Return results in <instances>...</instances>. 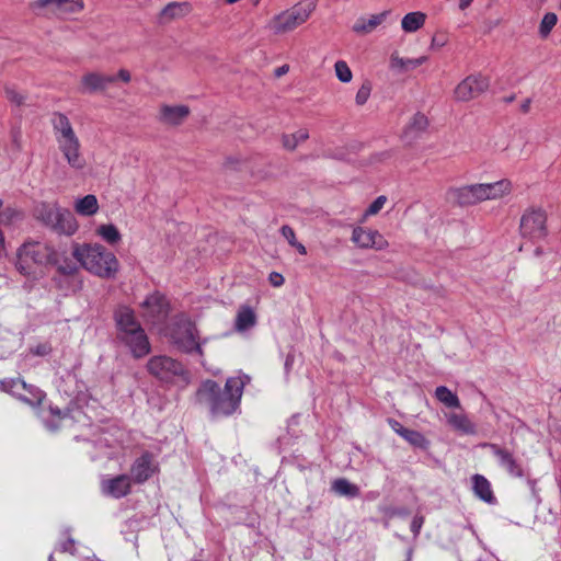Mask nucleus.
Segmentation results:
<instances>
[{"instance_id":"obj_7","label":"nucleus","mask_w":561,"mask_h":561,"mask_svg":"<svg viewBox=\"0 0 561 561\" xmlns=\"http://www.w3.org/2000/svg\"><path fill=\"white\" fill-rule=\"evenodd\" d=\"M316 9L313 1L304 0L274 14L264 28L274 36H283L304 25Z\"/></svg>"},{"instance_id":"obj_45","label":"nucleus","mask_w":561,"mask_h":561,"mask_svg":"<svg viewBox=\"0 0 561 561\" xmlns=\"http://www.w3.org/2000/svg\"><path fill=\"white\" fill-rule=\"evenodd\" d=\"M424 518L422 516H414L411 522V530L414 536H417L420 534V530L423 526Z\"/></svg>"},{"instance_id":"obj_2","label":"nucleus","mask_w":561,"mask_h":561,"mask_svg":"<svg viewBox=\"0 0 561 561\" xmlns=\"http://www.w3.org/2000/svg\"><path fill=\"white\" fill-rule=\"evenodd\" d=\"M53 136L57 149L68 168L75 173H82L88 168L82 142L69 117L60 112L50 118Z\"/></svg>"},{"instance_id":"obj_52","label":"nucleus","mask_w":561,"mask_h":561,"mask_svg":"<svg viewBox=\"0 0 561 561\" xmlns=\"http://www.w3.org/2000/svg\"><path fill=\"white\" fill-rule=\"evenodd\" d=\"M472 1L473 0H459V9L460 10H466L468 7H470Z\"/></svg>"},{"instance_id":"obj_38","label":"nucleus","mask_w":561,"mask_h":561,"mask_svg":"<svg viewBox=\"0 0 561 561\" xmlns=\"http://www.w3.org/2000/svg\"><path fill=\"white\" fill-rule=\"evenodd\" d=\"M558 22V16L553 12L546 13L539 24V35L542 38H547L549 34L551 33L552 28L556 26Z\"/></svg>"},{"instance_id":"obj_53","label":"nucleus","mask_w":561,"mask_h":561,"mask_svg":"<svg viewBox=\"0 0 561 561\" xmlns=\"http://www.w3.org/2000/svg\"><path fill=\"white\" fill-rule=\"evenodd\" d=\"M73 541L70 539L67 542L62 543V551H70V546H72Z\"/></svg>"},{"instance_id":"obj_32","label":"nucleus","mask_w":561,"mask_h":561,"mask_svg":"<svg viewBox=\"0 0 561 561\" xmlns=\"http://www.w3.org/2000/svg\"><path fill=\"white\" fill-rule=\"evenodd\" d=\"M192 11V7L187 2H171L165 5L161 15L168 20L181 19Z\"/></svg>"},{"instance_id":"obj_44","label":"nucleus","mask_w":561,"mask_h":561,"mask_svg":"<svg viewBox=\"0 0 561 561\" xmlns=\"http://www.w3.org/2000/svg\"><path fill=\"white\" fill-rule=\"evenodd\" d=\"M280 233L290 245H293L297 241L294 229L287 225L280 228Z\"/></svg>"},{"instance_id":"obj_36","label":"nucleus","mask_w":561,"mask_h":561,"mask_svg":"<svg viewBox=\"0 0 561 561\" xmlns=\"http://www.w3.org/2000/svg\"><path fill=\"white\" fill-rule=\"evenodd\" d=\"M427 126L428 118L426 117V115L422 113H416L411 117L407 126L405 133L414 136L420 133H423L427 128Z\"/></svg>"},{"instance_id":"obj_34","label":"nucleus","mask_w":561,"mask_h":561,"mask_svg":"<svg viewBox=\"0 0 561 561\" xmlns=\"http://www.w3.org/2000/svg\"><path fill=\"white\" fill-rule=\"evenodd\" d=\"M332 490L342 496L356 497L359 495V488L344 478L334 480Z\"/></svg>"},{"instance_id":"obj_5","label":"nucleus","mask_w":561,"mask_h":561,"mask_svg":"<svg viewBox=\"0 0 561 561\" xmlns=\"http://www.w3.org/2000/svg\"><path fill=\"white\" fill-rule=\"evenodd\" d=\"M118 339L136 358L145 357L150 353V343L147 334L135 318V312L127 306L119 307L115 312Z\"/></svg>"},{"instance_id":"obj_57","label":"nucleus","mask_w":561,"mask_h":561,"mask_svg":"<svg viewBox=\"0 0 561 561\" xmlns=\"http://www.w3.org/2000/svg\"><path fill=\"white\" fill-rule=\"evenodd\" d=\"M528 105H529V101H527V103H526V104H524V106H523L525 111H527Z\"/></svg>"},{"instance_id":"obj_59","label":"nucleus","mask_w":561,"mask_h":561,"mask_svg":"<svg viewBox=\"0 0 561 561\" xmlns=\"http://www.w3.org/2000/svg\"><path fill=\"white\" fill-rule=\"evenodd\" d=\"M506 151H508V156H511L512 149L511 148H506Z\"/></svg>"},{"instance_id":"obj_50","label":"nucleus","mask_w":561,"mask_h":561,"mask_svg":"<svg viewBox=\"0 0 561 561\" xmlns=\"http://www.w3.org/2000/svg\"><path fill=\"white\" fill-rule=\"evenodd\" d=\"M291 247L295 248L301 255L307 254V249L302 243L296 241Z\"/></svg>"},{"instance_id":"obj_18","label":"nucleus","mask_w":561,"mask_h":561,"mask_svg":"<svg viewBox=\"0 0 561 561\" xmlns=\"http://www.w3.org/2000/svg\"><path fill=\"white\" fill-rule=\"evenodd\" d=\"M159 471V465L149 453L135 459L130 467V476L135 483H144Z\"/></svg>"},{"instance_id":"obj_21","label":"nucleus","mask_w":561,"mask_h":561,"mask_svg":"<svg viewBox=\"0 0 561 561\" xmlns=\"http://www.w3.org/2000/svg\"><path fill=\"white\" fill-rule=\"evenodd\" d=\"M482 202L502 199L513 192V183L508 179H501L491 183H479Z\"/></svg>"},{"instance_id":"obj_3","label":"nucleus","mask_w":561,"mask_h":561,"mask_svg":"<svg viewBox=\"0 0 561 561\" xmlns=\"http://www.w3.org/2000/svg\"><path fill=\"white\" fill-rule=\"evenodd\" d=\"M53 136L57 149L68 168L75 173H82L88 168L82 142L69 117L60 112L50 118Z\"/></svg>"},{"instance_id":"obj_47","label":"nucleus","mask_w":561,"mask_h":561,"mask_svg":"<svg viewBox=\"0 0 561 561\" xmlns=\"http://www.w3.org/2000/svg\"><path fill=\"white\" fill-rule=\"evenodd\" d=\"M388 424L389 426L391 427V430L397 433L399 436H402L403 433L405 432V427L397 420L394 419H389L388 420Z\"/></svg>"},{"instance_id":"obj_1","label":"nucleus","mask_w":561,"mask_h":561,"mask_svg":"<svg viewBox=\"0 0 561 561\" xmlns=\"http://www.w3.org/2000/svg\"><path fill=\"white\" fill-rule=\"evenodd\" d=\"M250 382L248 375H238L226 380L224 390L210 379L203 381L196 391V399L208 407L214 417L229 416L237 411L243 388Z\"/></svg>"},{"instance_id":"obj_19","label":"nucleus","mask_w":561,"mask_h":561,"mask_svg":"<svg viewBox=\"0 0 561 561\" xmlns=\"http://www.w3.org/2000/svg\"><path fill=\"white\" fill-rule=\"evenodd\" d=\"M191 111L184 104H161L158 110L157 121L163 125L175 127L184 123Z\"/></svg>"},{"instance_id":"obj_28","label":"nucleus","mask_w":561,"mask_h":561,"mask_svg":"<svg viewBox=\"0 0 561 561\" xmlns=\"http://www.w3.org/2000/svg\"><path fill=\"white\" fill-rule=\"evenodd\" d=\"M448 424L457 432L466 435L476 433L474 424L463 413H449L446 415Z\"/></svg>"},{"instance_id":"obj_33","label":"nucleus","mask_w":561,"mask_h":561,"mask_svg":"<svg viewBox=\"0 0 561 561\" xmlns=\"http://www.w3.org/2000/svg\"><path fill=\"white\" fill-rule=\"evenodd\" d=\"M308 138L309 131L305 128H301L291 134H284L282 136V145L286 150L293 151Z\"/></svg>"},{"instance_id":"obj_43","label":"nucleus","mask_w":561,"mask_h":561,"mask_svg":"<svg viewBox=\"0 0 561 561\" xmlns=\"http://www.w3.org/2000/svg\"><path fill=\"white\" fill-rule=\"evenodd\" d=\"M4 93L7 99L16 105L22 104L25 100V98L14 87L7 85L4 88Z\"/></svg>"},{"instance_id":"obj_9","label":"nucleus","mask_w":561,"mask_h":561,"mask_svg":"<svg viewBox=\"0 0 561 561\" xmlns=\"http://www.w3.org/2000/svg\"><path fill=\"white\" fill-rule=\"evenodd\" d=\"M35 218L46 227L60 234L72 236L79 224L76 217L57 203H41L34 209Z\"/></svg>"},{"instance_id":"obj_23","label":"nucleus","mask_w":561,"mask_h":561,"mask_svg":"<svg viewBox=\"0 0 561 561\" xmlns=\"http://www.w3.org/2000/svg\"><path fill=\"white\" fill-rule=\"evenodd\" d=\"M388 15L389 11L387 10L370 15H362L352 25V31L360 36L368 35L377 30L387 20Z\"/></svg>"},{"instance_id":"obj_20","label":"nucleus","mask_w":561,"mask_h":561,"mask_svg":"<svg viewBox=\"0 0 561 561\" xmlns=\"http://www.w3.org/2000/svg\"><path fill=\"white\" fill-rule=\"evenodd\" d=\"M447 194L450 201L460 206H472L483 203L479 183L451 187Z\"/></svg>"},{"instance_id":"obj_56","label":"nucleus","mask_w":561,"mask_h":561,"mask_svg":"<svg viewBox=\"0 0 561 561\" xmlns=\"http://www.w3.org/2000/svg\"><path fill=\"white\" fill-rule=\"evenodd\" d=\"M46 426H47L49 430H55V428H56V426L50 425V424H46Z\"/></svg>"},{"instance_id":"obj_17","label":"nucleus","mask_w":561,"mask_h":561,"mask_svg":"<svg viewBox=\"0 0 561 561\" xmlns=\"http://www.w3.org/2000/svg\"><path fill=\"white\" fill-rule=\"evenodd\" d=\"M141 316L150 323H157L164 320L169 313V302L164 295L159 291L149 294L142 302H140Z\"/></svg>"},{"instance_id":"obj_41","label":"nucleus","mask_w":561,"mask_h":561,"mask_svg":"<svg viewBox=\"0 0 561 561\" xmlns=\"http://www.w3.org/2000/svg\"><path fill=\"white\" fill-rule=\"evenodd\" d=\"M387 203V197L385 195L378 196L365 210L363 217L360 218V222H365L368 217L377 215Z\"/></svg>"},{"instance_id":"obj_15","label":"nucleus","mask_w":561,"mask_h":561,"mask_svg":"<svg viewBox=\"0 0 561 561\" xmlns=\"http://www.w3.org/2000/svg\"><path fill=\"white\" fill-rule=\"evenodd\" d=\"M351 241L360 250L382 251L389 247V242L382 233L363 226L353 227Z\"/></svg>"},{"instance_id":"obj_25","label":"nucleus","mask_w":561,"mask_h":561,"mask_svg":"<svg viewBox=\"0 0 561 561\" xmlns=\"http://www.w3.org/2000/svg\"><path fill=\"white\" fill-rule=\"evenodd\" d=\"M257 317L254 309L249 305H241L238 308L234 319V330L243 333L256 325Z\"/></svg>"},{"instance_id":"obj_51","label":"nucleus","mask_w":561,"mask_h":561,"mask_svg":"<svg viewBox=\"0 0 561 561\" xmlns=\"http://www.w3.org/2000/svg\"><path fill=\"white\" fill-rule=\"evenodd\" d=\"M5 253V239L3 232L0 230V257Z\"/></svg>"},{"instance_id":"obj_29","label":"nucleus","mask_w":561,"mask_h":561,"mask_svg":"<svg viewBox=\"0 0 561 561\" xmlns=\"http://www.w3.org/2000/svg\"><path fill=\"white\" fill-rule=\"evenodd\" d=\"M472 489L480 500L486 503L494 502V495L491 489L490 482L481 474H474L472 477Z\"/></svg>"},{"instance_id":"obj_13","label":"nucleus","mask_w":561,"mask_h":561,"mask_svg":"<svg viewBox=\"0 0 561 561\" xmlns=\"http://www.w3.org/2000/svg\"><path fill=\"white\" fill-rule=\"evenodd\" d=\"M171 340L182 352H197L199 355H203L196 327L190 320L185 319L178 322L172 331Z\"/></svg>"},{"instance_id":"obj_26","label":"nucleus","mask_w":561,"mask_h":561,"mask_svg":"<svg viewBox=\"0 0 561 561\" xmlns=\"http://www.w3.org/2000/svg\"><path fill=\"white\" fill-rule=\"evenodd\" d=\"M427 56H420L417 58H403L398 53H392L390 56V68L398 72H408L426 64Z\"/></svg>"},{"instance_id":"obj_46","label":"nucleus","mask_w":561,"mask_h":561,"mask_svg":"<svg viewBox=\"0 0 561 561\" xmlns=\"http://www.w3.org/2000/svg\"><path fill=\"white\" fill-rule=\"evenodd\" d=\"M268 280L274 287H280L285 282L284 276L277 272H272L268 276Z\"/></svg>"},{"instance_id":"obj_14","label":"nucleus","mask_w":561,"mask_h":561,"mask_svg":"<svg viewBox=\"0 0 561 561\" xmlns=\"http://www.w3.org/2000/svg\"><path fill=\"white\" fill-rule=\"evenodd\" d=\"M0 388L31 407L39 405L45 398V393L41 389L26 383L20 378L2 380L0 381Z\"/></svg>"},{"instance_id":"obj_54","label":"nucleus","mask_w":561,"mask_h":561,"mask_svg":"<svg viewBox=\"0 0 561 561\" xmlns=\"http://www.w3.org/2000/svg\"><path fill=\"white\" fill-rule=\"evenodd\" d=\"M50 412H51L53 415H56L58 420L62 419L61 412L59 410L50 409Z\"/></svg>"},{"instance_id":"obj_8","label":"nucleus","mask_w":561,"mask_h":561,"mask_svg":"<svg viewBox=\"0 0 561 561\" xmlns=\"http://www.w3.org/2000/svg\"><path fill=\"white\" fill-rule=\"evenodd\" d=\"M147 370L159 381L173 385L180 389L190 383V374L184 365L167 355L152 356L147 362Z\"/></svg>"},{"instance_id":"obj_31","label":"nucleus","mask_w":561,"mask_h":561,"mask_svg":"<svg viewBox=\"0 0 561 561\" xmlns=\"http://www.w3.org/2000/svg\"><path fill=\"white\" fill-rule=\"evenodd\" d=\"M95 233L105 243L115 245L122 241V233L118 228L113 224H102L96 227Z\"/></svg>"},{"instance_id":"obj_6","label":"nucleus","mask_w":561,"mask_h":561,"mask_svg":"<svg viewBox=\"0 0 561 561\" xmlns=\"http://www.w3.org/2000/svg\"><path fill=\"white\" fill-rule=\"evenodd\" d=\"M57 252L39 241H26L16 250V270L25 276H34L38 268L57 264Z\"/></svg>"},{"instance_id":"obj_27","label":"nucleus","mask_w":561,"mask_h":561,"mask_svg":"<svg viewBox=\"0 0 561 561\" xmlns=\"http://www.w3.org/2000/svg\"><path fill=\"white\" fill-rule=\"evenodd\" d=\"M73 209L79 216L92 217L100 209L99 201L95 195L88 194L73 202Z\"/></svg>"},{"instance_id":"obj_10","label":"nucleus","mask_w":561,"mask_h":561,"mask_svg":"<svg viewBox=\"0 0 561 561\" xmlns=\"http://www.w3.org/2000/svg\"><path fill=\"white\" fill-rule=\"evenodd\" d=\"M84 9L83 0H33L30 10L48 20H70Z\"/></svg>"},{"instance_id":"obj_60","label":"nucleus","mask_w":561,"mask_h":561,"mask_svg":"<svg viewBox=\"0 0 561 561\" xmlns=\"http://www.w3.org/2000/svg\"><path fill=\"white\" fill-rule=\"evenodd\" d=\"M539 2H543L545 0H538Z\"/></svg>"},{"instance_id":"obj_40","label":"nucleus","mask_w":561,"mask_h":561,"mask_svg":"<svg viewBox=\"0 0 561 561\" xmlns=\"http://www.w3.org/2000/svg\"><path fill=\"white\" fill-rule=\"evenodd\" d=\"M412 446L425 448L427 446V440L423 434L417 431L407 428L403 435L401 436Z\"/></svg>"},{"instance_id":"obj_49","label":"nucleus","mask_w":561,"mask_h":561,"mask_svg":"<svg viewBox=\"0 0 561 561\" xmlns=\"http://www.w3.org/2000/svg\"><path fill=\"white\" fill-rule=\"evenodd\" d=\"M288 71H289V66L283 65L275 70V76L282 77V76L286 75Z\"/></svg>"},{"instance_id":"obj_4","label":"nucleus","mask_w":561,"mask_h":561,"mask_svg":"<svg viewBox=\"0 0 561 561\" xmlns=\"http://www.w3.org/2000/svg\"><path fill=\"white\" fill-rule=\"evenodd\" d=\"M72 254L84 270L101 278L115 277L119 267L116 256L100 243L78 244Z\"/></svg>"},{"instance_id":"obj_16","label":"nucleus","mask_w":561,"mask_h":561,"mask_svg":"<svg viewBox=\"0 0 561 561\" xmlns=\"http://www.w3.org/2000/svg\"><path fill=\"white\" fill-rule=\"evenodd\" d=\"M489 89L486 77L474 75L461 80L454 89V98L459 102H468L478 98Z\"/></svg>"},{"instance_id":"obj_58","label":"nucleus","mask_w":561,"mask_h":561,"mask_svg":"<svg viewBox=\"0 0 561 561\" xmlns=\"http://www.w3.org/2000/svg\"><path fill=\"white\" fill-rule=\"evenodd\" d=\"M48 561H54L53 554L49 556Z\"/></svg>"},{"instance_id":"obj_12","label":"nucleus","mask_w":561,"mask_h":561,"mask_svg":"<svg viewBox=\"0 0 561 561\" xmlns=\"http://www.w3.org/2000/svg\"><path fill=\"white\" fill-rule=\"evenodd\" d=\"M129 83L131 75L127 69H119L116 75H105L98 71L85 72L80 79V91L82 93L104 92L115 81Z\"/></svg>"},{"instance_id":"obj_48","label":"nucleus","mask_w":561,"mask_h":561,"mask_svg":"<svg viewBox=\"0 0 561 561\" xmlns=\"http://www.w3.org/2000/svg\"><path fill=\"white\" fill-rule=\"evenodd\" d=\"M50 352V348L47 346V345H41V346H37L35 350H34V354L36 355H46Z\"/></svg>"},{"instance_id":"obj_35","label":"nucleus","mask_w":561,"mask_h":561,"mask_svg":"<svg viewBox=\"0 0 561 561\" xmlns=\"http://www.w3.org/2000/svg\"><path fill=\"white\" fill-rule=\"evenodd\" d=\"M435 398L447 408H460L458 396L445 386L435 389Z\"/></svg>"},{"instance_id":"obj_42","label":"nucleus","mask_w":561,"mask_h":561,"mask_svg":"<svg viewBox=\"0 0 561 561\" xmlns=\"http://www.w3.org/2000/svg\"><path fill=\"white\" fill-rule=\"evenodd\" d=\"M371 93V84L370 82L366 81L364 82L360 88L358 89L356 95H355V102L357 105H364Z\"/></svg>"},{"instance_id":"obj_30","label":"nucleus","mask_w":561,"mask_h":561,"mask_svg":"<svg viewBox=\"0 0 561 561\" xmlns=\"http://www.w3.org/2000/svg\"><path fill=\"white\" fill-rule=\"evenodd\" d=\"M426 14L421 11H414L405 14L401 20V27L405 33H414L425 24Z\"/></svg>"},{"instance_id":"obj_55","label":"nucleus","mask_w":561,"mask_h":561,"mask_svg":"<svg viewBox=\"0 0 561 561\" xmlns=\"http://www.w3.org/2000/svg\"><path fill=\"white\" fill-rule=\"evenodd\" d=\"M60 270H61L62 272H65V273H70V272L72 271L71 268H70V270H67V268H65V267H60Z\"/></svg>"},{"instance_id":"obj_11","label":"nucleus","mask_w":561,"mask_h":561,"mask_svg":"<svg viewBox=\"0 0 561 561\" xmlns=\"http://www.w3.org/2000/svg\"><path fill=\"white\" fill-rule=\"evenodd\" d=\"M519 231L523 238L533 242L543 240L548 234L547 214L541 208H528L520 217Z\"/></svg>"},{"instance_id":"obj_39","label":"nucleus","mask_w":561,"mask_h":561,"mask_svg":"<svg viewBox=\"0 0 561 561\" xmlns=\"http://www.w3.org/2000/svg\"><path fill=\"white\" fill-rule=\"evenodd\" d=\"M334 72L342 83H350L353 79V72L345 60H337L334 64Z\"/></svg>"},{"instance_id":"obj_22","label":"nucleus","mask_w":561,"mask_h":561,"mask_svg":"<svg viewBox=\"0 0 561 561\" xmlns=\"http://www.w3.org/2000/svg\"><path fill=\"white\" fill-rule=\"evenodd\" d=\"M101 489L103 494L114 499H121L129 494L131 490V479L127 474L104 479L101 483Z\"/></svg>"},{"instance_id":"obj_24","label":"nucleus","mask_w":561,"mask_h":561,"mask_svg":"<svg viewBox=\"0 0 561 561\" xmlns=\"http://www.w3.org/2000/svg\"><path fill=\"white\" fill-rule=\"evenodd\" d=\"M483 446L491 449L492 454L496 457L499 465L503 467L511 476H523V469L520 465L516 461L512 453L504 448H501L495 444H484Z\"/></svg>"},{"instance_id":"obj_37","label":"nucleus","mask_w":561,"mask_h":561,"mask_svg":"<svg viewBox=\"0 0 561 561\" xmlns=\"http://www.w3.org/2000/svg\"><path fill=\"white\" fill-rule=\"evenodd\" d=\"M22 217V214L20 210H18L14 207L7 206L3 207V202L0 199V224L1 225H12L13 222L20 220Z\"/></svg>"}]
</instances>
